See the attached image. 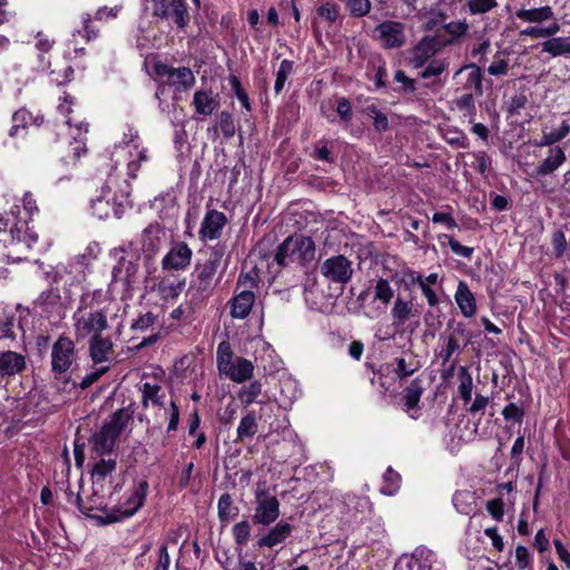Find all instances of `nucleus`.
<instances>
[{
    "instance_id": "33",
    "label": "nucleus",
    "mask_w": 570,
    "mask_h": 570,
    "mask_svg": "<svg viewBox=\"0 0 570 570\" xmlns=\"http://www.w3.org/2000/svg\"><path fill=\"white\" fill-rule=\"evenodd\" d=\"M141 391V405L144 409L149 406V403L155 405L163 406L164 405V394L161 393L163 389L159 384H151L149 382H145L140 389Z\"/></svg>"
},
{
    "instance_id": "3",
    "label": "nucleus",
    "mask_w": 570,
    "mask_h": 570,
    "mask_svg": "<svg viewBox=\"0 0 570 570\" xmlns=\"http://www.w3.org/2000/svg\"><path fill=\"white\" fill-rule=\"evenodd\" d=\"M125 185L119 191L114 190L117 184V177L110 175L105 185V195L91 202L92 215L99 219L110 217L112 214L116 218H121L127 207H130L131 187L125 180Z\"/></svg>"
},
{
    "instance_id": "2",
    "label": "nucleus",
    "mask_w": 570,
    "mask_h": 570,
    "mask_svg": "<svg viewBox=\"0 0 570 570\" xmlns=\"http://www.w3.org/2000/svg\"><path fill=\"white\" fill-rule=\"evenodd\" d=\"M37 242L38 234L29 227L28 219H19L8 228V223L0 218V250L7 263L27 261Z\"/></svg>"
},
{
    "instance_id": "47",
    "label": "nucleus",
    "mask_w": 570,
    "mask_h": 570,
    "mask_svg": "<svg viewBox=\"0 0 570 570\" xmlns=\"http://www.w3.org/2000/svg\"><path fill=\"white\" fill-rule=\"evenodd\" d=\"M570 132V125L567 121H562L560 127L549 132H543L539 146H550L554 142L560 141Z\"/></svg>"
},
{
    "instance_id": "59",
    "label": "nucleus",
    "mask_w": 570,
    "mask_h": 570,
    "mask_svg": "<svg viewBox=\"0 0 570 570\" xmlns=\"http://www.w3.org/2000/svg\"><path fill=\"white\" fill-rule=\"evenodd\" d=\"M515 564L519 570H533L532 557L527 547L518 546L515 548Z\"/></svg>"
},
{
    "instance_id": "53",
    "label": "nucleus",
    "mask_w": 570,
    "mask_h": 570,
    "mask_svg": "<svg viewBox=\"0 0 570 570\" xmlns=\"http://www.w3.org/2000/svg\"><path fill=\"white\" fill-rule=\"evenodd\" d=\"M345 7L354 18H361L370 13L372 3L370 0H346Z\"/></svg>"
},
{
    "instance_id": "21",
    "label": "nucleus",
    "mask_w": 570,
    "mask_h": 570,
    "mask_svg": "<svg viewBox=\"0 0 570 570\" xmlns=\"http://www.w3.org/2000/svg\"><path fill=\"white\" fill-rule=\"evenodd\" d=\"M138 264L121 257L112 268V282L120 283L125 289H130L136 283Z\"/></svg>"
},
{
    "instance_id": "11",
    "label": "nucleus",
    "mask_w": 570,
    "mask_h": 570,
    "mask_svg": "<svg viewBox=\"0 0 570 570\" xmlns=\"http://www.w3.org/2000/svg\"><path fill=\"white\" fill-rule=\"evenodd\" d=\"M279 505L275 495H271L264 490L256 491L253 522L264 527L271 525L279 517Z\"/></svg>"
},
{
    "instance_id": "26",
    "label": "nucleus",
    "mask_w": 570,
    "mask_h": 570,
    "mask_svg": "<svg viewBox=\"0 0 570 570\" xmlns=\"http://www.w3.org/2000/svg\"><path fill=\"white\" fill-rule=\"evenodd\" d=\"M254 368L252 361L244 357H236L230 370H226L223 375L235 383H244L253 377Z\"/></svg>"
},
{
    "instance_id": "38",
    "label": "nucleus",
    "mask_w": 570,
    "mask_h": 570,
    "mask_svg": "<svg viewBox=\"0 0 570 570\" xmlns=\"http://www.w3.org/2000/svg\"><path fill=\"white\" fill-rule=\"evenodd\" d=\"M235 362L234 352L228 341H223L217 346V368L220 375L226 370H230V366Z\"/></svg>"
},
{
    "instance_id": "12",
    "label": "nucleus",
    "mask_w": 570,
    "mask_h": 570,
    "mask_svg": "<svg viewBox=\"0 0 570 570\" xmlns=\"http://www.w3.org/2000/svg\"><path fill=\"white\" fill-rule=\"evenodd\" d=\"M374 32L385 49L401 48L405 45L404 24L402 22L383 21L375 27Z\"/></svg>"
},
{
    "instance_id": "58",
    "label": "nucleus",
    "mask_w": 570,
    "mask_h": 570,
    "mask_svg": "<svg viewBox=\"0 0 570 570\" xmlns=\"http://www.w3.org/2000/svg\"><path fill=\"white\" fill-rule=\"evenodd\" d=\"M551 245L556 258H561L567 252L568 243L562 229H557L551 235Z\"/></svg>"
},
{
    "instance_id": "45",
    "label": "nucleus",
    "mask_w": 570,
    "mask_h": 570,
    "mask_svg": "<svg viewBox=\"0 0 570 570\" xmlns=\"http://www.w3.org/2000/svg\"><path fill=\"white\" fill-rule=\"evenodd\" d=\"M395 363L396 367L394 368V373L399 379L411 376L420 367V364L414 356H411L409 360L405 357H397L395 358Z\"/></svg>"
},
{
    "instance_id": "56",
    "label": "nucleus",
    "mask_w": 570,
    "mask_h": 570,
    "mask_svg": "<svg viewBox=\"0 0 570 570\" xmlns=\"http://www.w3.org/2000/svg\"><path fill=\"white\" fill-rule=\"evenodd\" d=\"M186 286V281L183 279L177 283H168V282H160L158 285V289L163 297L165 298H176L178 297L181 292L184 291Z\"/></svg>"
},
{
    "instance_id": "57",
    "label": "nucleus",
    "mask_w": 570,
    "mask_h": 570,
    "mask_svg": "<svg viewBox=\"0 0 570 570\" xmlns=\"http://www.w3.org/2000/svg\"><path fill=\"white\" fill-rule=\"evenodd\" d=\"M367 114L373 118V126L376 131L382 132L389 129V119L375 105L366 107Z\"/></svg>"
},
{
    "instance_id": "15",
    "label": "nucleus",
    "mask_w": 570,
    "mask_h": 570,
    "mask_svg": "<svg viewBox=\"0 0 570 570\" xmlns=\"http://www.w3.org/2000/svg\"><path fill=\"white\" fill-rule=\"evenodd\" d=\"M227 222V217L224 213L216 209H208L199 228V237L203 240L218 239Z\"/></svg>"
},
{
    "instance_id": "49",
    "label": "nucleus",
    "mask_w": 570,
    "mask_h": 570,
    "mask_svg": "<svg viewBox=\"0 0 570 570\" xmlns=\"http://www.w3.org/2000/svg\"><path fill=\"white\" fill-rule=\"evenodd\" d=\"M394 81L401 83L399 88H394V91L402 95H413L416 91V82L414 79L406 76V73L399 69L394 73Z\"/></svg>"
},
{
    "instance_id": "37",
    "label": "nucleus",
    "mask_w": 570,
    "mask_h": 570,
    "mask_svg": "<svg viewBox=\"0 0 570 570\" xmlns=\"http://www.w3.org/2000/svg\"><path fill=\"white\" fill-rule=\"evenodd\" d=\"M238 508L234 505L232 495L224 493L217 503V513L220 522L226 523L238 514Z\"/></svg>"
},
{
    "instance_id": "8",
    "label": "nucleus",
    "mask_w": 570,
    "mask_h": 570,
    "mask_svg": "<svg viewBox=\"0 0 570 570\" xmlns=\"http://www.w3.org/2000/svg\"><path fill=\"white\" fill-rule=\"evenodd\" d=\"M77 350L75 342L60 335L51 346V371L55 375H61L71 368L76 362Z\"/></svg>"
},
{
    "instance_id": "17",
    "label": "nucleus",
    "mask_w": 570,
    "mask_h": 570,
    "mask_svg": "<svg viewBox=\"0 0 570 570\" xmlns=\"http://www.w3.org/2000/svg\"><path fill=\"white\" fill-rule=\"evenodd\" d=\"M114 342L110 335H95L88 338V353L94 364L108 362L114 354Z\"/></svg>"
},
{
    "instance_id": "27",
    "label": "nucleus",
    "mask_w": 570,
    "mask_h": 570,
    "mask_svg": "<svg viewBox=\"0 0 570 570\" xmlns=\"http://www.w3.org/2000/svg\"><path fill=\"white\" fill-rule=\"evenodd\" d=\"M455 302L465 317H472L476 313V303L473 293L468 284L460 281L454 294Z\"/></svg>"
},
{
    "instance_id": "1",
    "label": "nucleus",
    "mask_w": 570,
    "mask_h": 570,
    "mask_svg": "<svg viewBox=\"0 0 570 570\" xmlns=\"http://www.w3.org/2000/svg\"><path fill=\"white\" fill-rule=\"evenodd\" d=\"M226 246L218 243L209 248L208 257L204 262H197L187 289V296L191 305L197 306L208 299L220 277H216L222 267Z\"/></svg>"
},
{
    "instance_id": "51",
    "label": "nucleus",
    "mask_w": 570,
    "mask_h": 570,
    "mask_svg": "<svg viewBox=\"0 0 570 570\" xmlns=\"http://www.w3.org/2000/svg\"><path fill=\"white\" fill-rule=\"evenodd\" d=\"M293 61L288 59H284L281 62L279 68L276 72V79L274 85V90L277 95L281 94L288 76L293 72Z\"/></svg>"
},
{
    "instance_id": "23",
    "label": "nucleus",
    "mask_w": 570,
    "mask_h": 570,
    "mask_svg": "<svg viewBox=\"0 0 570 570\" xmlns=\"http://www.w3.org/2000/svg\"><path fill=\"white\" fill-rule=\"evenodd\" d=\"M464 71H468V75L465 81L462 85V89L466 91L473 90L478 97L483 96V77L481 68L474 62L466 63L454 72L453 79H458Z\"/></svg>"
},
{
    "instance_id": "9",
    "label": "nucleus",
    "mask_w": 570,
    "mask_h": 570,
    "mask_svg": "<svg viewBox=\"0 0 570 570\" xmlns=\"http://www.w3.org/2000/svg\"><path fill=\"white\" fill-rule=\"evenodd\" d=\"M322 276L330 283L345 285L353 276V263L342 254L326 258L320 266Z\"/></svg>"
},
{
    "instance_id": "18",
    "label": "nucleus",
    "mask_w": 570,
    "mask_h": 570,
    "mask_svg": "<svg viewBox=\"0 0 570 570\" xmlns=\"http://www.w3.org/2000/svg\"><path fill=\"white\" fill-rule=\"evenodd\" d=\"M240 278L238 279L236 294L230 298V316L233 318L244 320L252 312L255 303V294L248 289H240Z\"/></svg>"
},
{
    "instance_id": "46",
    "label": "nucleus",
    "mask_w": 570,
    "mask_h": 570,
    "mask_svg": "<svg viewBox=\"0 0 570 570\" xmlns=\"http://www.w3.org/2000/svg\"><path fill=\"white\" fill-rule=\"evenodd\" d=\"M60 293L58 288L50 287L43 291L35 301V305L48 311L60 303Z\"/></svg>"
},
{
    "instance_id": "62",
    "label": "nucleus",
    "mask_w": 570,
    "mask_h": 570,
    "mask_svg": "<svg viewBox=\"0 0 570 570\" xmlns=\"http://www.w3.org/2000/svg\"><path fill=\"white\" fill-rule=\"evenodd\" d=\"M524 409L523 406L517 403H509L502 410V415L507 421H513L515 423H521L524 417Z\"/></svg>"
},
{
    "instance_id": "10",
    "label": "nucleus",
    "mask_w": 570,
    "mask_h": 570,
    "mask_svg": "<svg viewBox=\"0 0 570 570\" xmlns=\"http://www.w3.org/2000/svg\"><path fill=\"white\" fill-rule=\"evenodd\" d=\"M153 1V16L169 20L183 29L190 20L187 3L185 0H151Z\"/></svg>"
},
{
    "instance_id": "50",
    "label": "nucleus",
    "mask_w": 570,
    "mask_h": 570,
    "mask_svg": "<svg viewBox=\"0 0 570 570\" xmlns=\"http://www.w3.org/2000/svg\"><path fill=\"white\" fill-rule=\"evenodd\" d=\"M262 393V384L259 381H253L248 385H245L238 392L239 400L249 405L255 402L256 397Z\"/></svg>"
},
{
    "instance_id": "36",
    "label": "nucleus",
    "mask_w": 570,
    "mask_h": 570,
    "mask_svg": "<svg viewBox=\"0 0 570 570\" xmlns=\"http://www.w3.org/2000/svg\"><path fill=\"white\" fill-rule=\"evenodd\" d=\"M373 298L374 301H377L382 303L384 306H387L391 304L393 297H394V289L391 286V283L389 279L380 277L375 281V284L373 286Z\"/></svg>"
},
{
    "instance_id": "28",
    "label": "nucleus",
    "mask_w": 570,
    "mask_h": 570,
    "mask_svg": "<svg viewBox=\"0 0 570 570\" xmlns=\"http://www.w3.org/2000/svg\"><path fill=\"white\" fill-rule=\"evenodd\" d=\"M193 106L197 114L210 116L219 107V100L212 90H197L193 97Z\"/></svg>"
},
{
    "instance_id": "16",
    "label": "nucleus",
    "mask_w": 570,
    "mask_h": 570,
    "mask_svg": "<svg viewBox=\"0 0 570 570\" xmlns=\"http://www.w3.org/2000/svg\"><path fill=\"white\" fill-rule=\"evenodd\" d=\"M27 368V358L23 354L13 351L0 352V379L9 382Z\"/></svg>"
},
{
    "instance_id": "24",
    "label": "nucleus",
    "mask_w": 570,
    "mask_h": 570,
    "mask_svg": "<svg viewBox=\"0 0 570 570\" xmlns=\"http://www.w3.org/2000/svg\"><path fill=\"white\" fill-rule=\"evenodd\" d=\"M165 233L158 223L149 224L141 233V249L151 256L158 252Z\"/></svg>"
},
{
    "instance_id": "60",
    "label": "nucleus",
    "mask_w": 570,
    "mask_h": 570,
    "mask_svg": "<svg viewBox=\"0 0 570 570\" xmlns=\"http://www.w3.org/2000/svg\"><path fill=\"white\" fill-rule=\"evenodd\" d=\"M228 80H229L232 89L234 90L235 96L237 97V99L239 100L242 106L246 110L250 111L249 97L246 94V91L243 89L240 80L235 75L229 76Z\"/></svg>"
},
{
    "instance_id": "63",
    "label": "nucleus",
    "mask_w": 570,
    "mask_h": 570,
    "mask_svg": "<svg viewBox=\"0 0 570 570\" xmlns=\"http://www.w3.org/2000/svg\"><path fill=\"white\" fill-rule=\"evenodd\" d=\"M338 12V6L333 1H326L317 8V14L331 23L336 21Z\"/></svg>"
},
{
    "instance_id": "13",
    "label": "nucleus",
    "mask_w": 570,
    "mask_h": 570,
    "mask_svg": "<svg viewBox=\"0 0 570 570\" xmlns=\"http://www.w3.org/2000/svg\"><path fill=\"white\" fill-rule=\"evenodd\" d=\"M444 48V43L435 36H424L413 48L411 63L421 68L425 62Z\"/></svg>"
},
{
    "instance_id": "31",
    "label": "nucleus",
    "mask_w": 570,
    "mask_h": 570,
    "mask_svg": "<svg viewBox=\"0 0 570 570\" xmlns=\"http://www.w3.org/2000/svg\"><path fill=\"white\" fill-rule=\"evenodd\" d=\"M423 394V387L421 386V382L419 379L413 380L409 386H406L403 391V404L404 411L410 413L412 410L416 409L421 396Z\"/></svg>"
},
{
    "instance_id": "19",
    "label": "nucleus",
    "mask_w": 570,
    "mask_h": 570,
    "mask_svg": "<svg viewBox=\"0 0 570 570\" xmlns=\"http://www.w3.org/2000/svg\"><path fill=\"white\" fill-rule=\"evenodd\" d=\"M156 73L160 77H167L171 83H178L185 89L194 86L196 79L193 71L187 67L174 68L165 63H158L155 67Z\"/></svg>"
},
{
    "instance_id": "54",
    "label": "nucleus",
    "mask_w": 570,
    "mask_h": 570,
    "mask_svg": "<svg viewBox=\"0 0 570 570\" xmlns=\"http://www.w3.org/2000/svg\"><path fill=\"white\" fill-rule=\"evenodd\" d=\"M488 73L494 77H503L509 72V61L502 57V52H497L492 63L487 69Z\"/></svg>"
},
{
    "instance_id": "41",
    "label": "nucleus",
    "mask_w": 570,
    "mask_h": 570,
    "mask_svg": "<svg viewBox=\"0 0 570 570\" xmlns=\"http://www.w3.org/2000/svg\"><path fill=\"white\" fill-rule=\"evenodd\" d=\"M12 122L20 125L21 129H26L30 125L40 127L43 124V116L40 114L33 115L28 109L21 108L12 115Z\"/></svg>"
},
{
    "instance_id": "6",
    "label": "nucleus",
    "mask_w": 570,
    "mask_h": 570,
    "mask_svg": "<svg viewBox=\"0 0 570 570\" xmlns=\"http://www.w3.org/2000/svg\"><path fill=\"white\" fill-rule=\"evenodd\" d=\"M315 243L312 237L288 236L278 245L274 261L279 266H287L293 263L306 266L315 258Z\"/></svg>"
},
{
    "instance_id": "25",
    "label": "nucleus",
    "mask_w": 570,
    "mask_h": 570,
    "mask_svg": "<svg viewBox=\"0 0 570 570\" xmlns=\"http://www.w3.org/2000/svg\"><path fill=\"white\" fill-rule=\"evenodd\" d=\"M412 298L406 299L397 295L391 308L392 324L396 327L403 326L411 317L415 316Z\"/></svg>"
},
{
    "instance_id": "7",
    "label": "nucleus",
    "mask_w": 570,
    "mask_h": 570,
    "mask_svg": "<svg viewBox=\"0 0 570 570\" xmlns=\"http://www.w3.org/2000/svg\"><path fill=\"white\" fill-rule=\"evenodd\" d=\"M148 488L149 485L147 481H140L139 483L135 484L124 503L117 508L111 509L110 513L97 517L98 523L109 524L122 521L134 515L144 505Z\"/></svg>"
},
{
    "instance_id": "55",
    "label": "nucleus",
    "mask_w": 570,
    "mask_h": 570,
    "mask_svg": "<svg viewBox=\"0 0 570 570\" xmlns=\"http://www.w3.org/2000/svg\"><path fill=\"white\" fill-rule=\"evenodd\" d=\"M466 7L471 14H484L498 7L497 0H466Z\"/></svg>"
},
{
    "instance_id": "42",
    "label": "nucleus",
    "mask_w": 570,
    "mask_h": 570,
    "mask_svg": "<svg viewBox=\"0 0 570 570\" xmlns=\"http://www.w3.org/2000/svg\"><path fill=\"white\" fill-rule=\"evenodd\" d=\"M401 487V475L389 466L383 474V484L381 487V493L384 495H394Z\"/></svg>"
},
{
    "instance_id": "14",
    "label": "nucleus",
    "mask_w": 570,
    "mask_h": 570,
    "mask_svg": "<svg viewBox=\"0 0 570 570\" xmlns=\"http://www.w3.org/2000/svg\"><path fill=\"white\" fill-rule=\"evenodd\" d=\"M193 250L185 242L175 243L161 261L165 271H180L189 266Z\"/></svg>"
},
{
    "instance_id": "4",
    "label": "nucleus",
    "mask_w": 570,
    "mask_h": 570,
    "mask_svg": "<svg viewBox=\"0 0 570 570\" xmlns=\"http://www.w3.org/2000/svg\"><path fill=\"white\" fill-rule=\"evenodd\" d=\"M117 317V313L112 312L110 305L88 312H83L82 306H79L72 315L76 341L81 342L95 335L104 334L109 328V323Z\"/></svg>"
},
{
    "instance_id": "61",
    "label": "nucleus",
    "mask_w": 570,
    "mask_h": 570,
    "mask_svg": "<svg viewBox=\"0 0 570 570\" xmlns=\"http://www.w3.org/2000/svg\"><path fill=\"white\" fill-rule=\"evenodd\" d=\"M218 126L223 136L227 139L235 135V124L233 116L228 111H222L218 116Z\"/></svg>"
},
{
    "instance_id": "35",
    "label": "nucleus",
    "mask_w": 570,
    "mask_h": 570,
    "mask_svg": "<svg viewBox=\"0 0 570 570\" xmlns=\"http://www.w3.org/2000/svg\"><path fill=\"white\" fill-rule=\"evenodd\" d=\"M542 51L552 57L570 55V39L564 37L548 39L542 43Z\"/></svg>"
},
{
    "instance_id": "39",
    "label": "nucleus",
    "mask_w": 570,
    "mask_h": 570,
    "mask_svg": "<svg viewBox=\"0 0 570 570\" xmlns=\"http://www.w3.org/2000/svg\"><path fill=\"white\" fill-rule=\"evenodd\" d=\"M258 431V424L254 412L247 413L237 428V440L244 441L245 439L253 438Z\"/></svg>"
},
{
    "instance_id": "43",
    "label": "nucleus",
    "mask_w": 570,
    "mask_h": 570,
    "mask_svg": "<svg viewBox=\"0 0 570 570\" xmlns=\"http://www.w3.org/2000/svg\"><path fill=\"white\" fill-rule=\"evenodd\" d=\"M423 275L414 269L406 268L402 273H395L392 275V281L401 285L403 284L405 289H411L412 286L422 283Z\"/></svg>"
},
{
    "instance_id": "52",
    "label": "nucleus",
    "mask_w": 570,
    "mask_h": 570,
    "mask_svg": "<svg viewBox=\"0 0 570 570\" xmlns=\"http://www.w3.org/2000/svg\"><path fill=\"white\" fill-rule=\"evenodd\" d=\"M55 40L49 39L43 36L41 32L37 35L36 49L40 52L39 60L42 69L49 67V61L46 59L45 55L48 53L53 47Z\"/></svg>"
},
{
    "instance_id": "48",
    "label": "nucleus",
    "mask_w": 570,
    "mask_h": 570,
    "mask_svg": "<svg viewBox=\"0 0 570 570\" xmlns=\"http://www.w3.org/2000/svg\"><path fill=\"white\" fill-rule=\"evenodd\" d=\"M250 532L252 525L247 520H242L235 523L232 528V534L235 540V543L239 547H243L248 542L250 538Z\"/></svg>"
},
{
    "instance_id": "29",
    "label": "nucleus",
    "mask_w": 570,
    "mask_h": 570,
    "mask_svg": "<svg viewBox=\"0 0 570 570\" xmlns=\"http://www.w3.org/2000/svg\"><path fill=\"white\" fill-rule=\"evenodd\" d=\"M566 154L562 148L549 149L548 157L535 168L537 176H547L556 171L564 161Z\"/></svg>"
},
{
    "instance_id": "5",
    "label": "nucleus",
    "mask_w": 570,
    "mask_h": 570,
    "mask_svg": "<svg viewBox=\"0 0 570 570\" xmlns=\"http://www.w3.org/2000/svg\"><path fill=\"white\" fill-rule=\"evenodd\" d=\"M131 416L132 411L125 407L112 413L100 430L89 439L91 451L98 456L111 453L116 441L127 426Z\"/></svg>"
},
{
    "instance_id": "22",
    "label": "nucleus",
    "mask_w": 570,
    "mask_h": 570,
    "mask_svg": "<svg viewBox=\"0 0 570 570\" xmlns=\"http://www.w3.org/2000/svg\"><path fill=\"white\" fill-rule=\"evenodd\" d=\"M292 532L293 525L287 521L281 520L257 540L256 546L258 548H273L283 543Z\"/></svg>"
},
{
    "instance_id": "40",
    "label": "nucleus",
    "mask_w": 570,
    "mask_h": 570,
    "mask_svg": "<svg viewBox=\"0 0 570 570\" xmlns=\"http://www.w3.org/2000/svg\"><path fill=\"white\" fill-rule=\"evenodd\" d=\"M459 395L464 404H468L472 400L473 379L464 366L459 368Z\"/></svg>"
},
{
    "instance_id": "20",
    "label": "nucleus",
    "mask_w": 570,
    "mask_h": 570,
    "mask_svg": "<svg viewBox=\"0 0 570 570\" xmlns=\"http://www.w3.org/2000/svg\"><path fill=\"white\" fill-rule=\"evenodd\" d=\"M75 504L79 509V511L86 514L89 518L96 519L98 521L99 515H106L111 512L107 508L105 502V498L100 495L97 491L87 498L86 501L81 499L79 494L75 497Z\"/></svg>"
},
{
    "instance_id": "34",
    "label": "nucleus",
    "mask_w": 570,
    "mask_h": 570,
    "mask_svg": "<svg viewBox=\"0 0 570 570\" xmlns=\"http://www.w3.org/2000/svg\"><path fill=\"white\" fill-rule=\"evenodd\" d=\"M442 29L450 36L449 39L442 40L444 48L454 43L460 38L466 36L469 23L466 20H453L442 24Z\"/></svg>"
},
{
    "instance_id": "32",
    "label": "nucleus",
    "mask_w": 570,
    "mask_h": 570,
    "mask_svg": "<svg viewBox=\"0 0 570 570\" xmlns=\"http://www.w3.org/2000/svg\"><path fill=\"white\" fill-rule=\"evenodd\" d=\"M515 16L525 22H542L553 18V10L549 6L533 9H520L515 12Z\"/></svg>"
},
{
    "instance_id": "30",
    "label": "nucleus",
    "mask_w": 570,
    "mask_h": 570,
    "mask_svg": "<svg viewBox=\"0 0 570 570\" xmlns=\"http://www.w3.org/2000/svg\"><path fill=\"white\" fill-rule=\"evenodd\" d=\"M452 502L456 511L464 515L474 514L476 510L475 493L469 490H459L453 494Z\"/></svg>"
},
{
    "instance_id": "44",
    "label": "nucleus",
    "mask_w": 570,
    "mask_h": 570,
    "mask_svg": "<svg viewBox=\"0 0 570 570\" xmlns=\"http://www.w3.org/2000/svg\"><path fill=\"white\" fill-rule=\"evenodd\" d=\"M117 466L114 459H100L91 469V476L95 481H104Z\"/></svg>"
},
{
    "instance_id": "64",
    "label": "nucleus",
    "mask_w": 570,
    "mask_h": 570,
    "mask_svg": "<svg viewBox=\"0 0 570 570\" xmlns=\"http://www.w3.org/2000/svg\"><path fill=\"white\" fill-rule=\"evenodd\" d=\"M448 68V63L444 60L434 59L429 62L425 69L420 73L421 78L429 79L431 77H438L444 72Z\"/></svg>"
}]
</instances>
